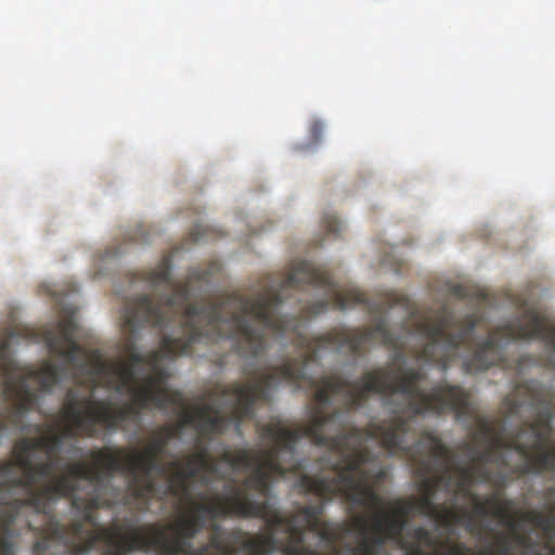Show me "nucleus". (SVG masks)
Listing matches in <instances>:
<instances>
[{"mask_svg": "<svg viewBox=\"0 0 555 555\" xmlns=\"http://www.w3.org/2000/svg\"><path fill=\"white\" fill-rule=\"evenodd\" d=\"M325 276L307 260L294 262L285 276L266 275L254 296L233 292L206 304H190L195 282H209L206 270L193 269L184 282H172L168 256L157 268L143 271L140 280L162 296L141 295L128 301L121 314L122 330L135 337L141 327L163 332L178 325L180 335L164 334L160 349L142 354L128 343V361H107L98 349L78 341L75 310L46 327L42 339L60 362L46 361L38 370L24 369L13 360L11 339L15 328L0 333V384L12 405L11 427L24 429V415L36 408L39 395L52 390L61 379H85L91 391L69 389L60 414L41 434L30 437L56 476L46 487V496L72 495V507L85 516L105 539L104 555L155 552L180 555L208 520L228 517L241 491V480L227 474L234 468L210 454L203 443L255 416L260 402L282 384L294 385L297 357L280 366L245 369L244 383L236 382L208 391L203 404L186 406L183 393L168 386L165 358L192 356L195 344L230 339L236 353L258 359L272 340L282 346L302 330L301 318L280 314L288 292Z\"/></svg>", "mask_w": 555, "mask_h": 555, "instance_id": "f257e3e1", "label": "nucleus"}, {"mask_svg": "<svg viewBox=\"0 0 555 555\" xmlns=\"http://www.w3.org/2000/svg\"><path fill=\"white\" fill-rule=\"evenodd\" d=\"M514 538L516 539V543H518V544L529 545V543H530V539L526 535L516 533V534H514Z\"/></svg>", "mask_w": 555, "mask_h": 555, "instance_id": "6ab92c4d", "label": "nucleus"}, {"mask_svg": "<svg viewBox=\"0 0 555 555\" xmlns=\"http://www.w3.org/2000/svg\"><path fill=\"white\" fill-rule=\"evenodd\" d=\"M13 429L11 413L0 420V433ZM41 451L30 437L13 446V459L0 462V555H83L89 535L98 528H86L85 516L67 527L53 514V503L73 495L46 498L42 491L54 481L52 460H38Z\"/></svg>", "mask_w": 555, "mask_h": 555, "instance_id": "20e7f679", "label": "nucleus"}, {"mask_svg": "<svg viewBox=\"0 0 555 555\" xmlns=\"http://www.w3.org/2000/svg\"><path fill=\"white\" fill-rule=\"evenodd\" d=\"M354 514L352 516L351 526L362 539V542H367L371 545L373 555L377 553L380 547L385 546L390 538L388 537L385 528H377V522L380 521L376 513Z\"/></svg>", "mask_w": 555, "mask_h": 555, "instance_id": "1a4fd4ad", "label": "nucleus"}, {"mask_svg": "<svg viewBox=\"0 0 555 555\" xmlns=\"http://www.w3.org/2000/svg\"><path fill=\"white\" fill-rule=\"evenodd\" d=\"M552 514H546L547 515V518L550 520V524L546 528V532H553L555 534V513L552 508Z\"/></svg>", "mask_w": 555, "mask_h": 555, "instance_id": "a211bd4d", "label": "nucleus"}, {"mask_svg": "<svg viewBox=\"0 0 555 555\" xmlns=\"http://www.w3.org/2000/svg\"><path fill=\"white\" fill-rule=\"evenodd\" d=\"M324 130L323 122L315 119L310 126V135L314 142H320Z\"/></svg>", "mask_w": 555, "mask_h": 555, "instance_id": "dca6fc26", "label": "nucleus"}, {"mask_svg": "<svg viewBox=\"0 0 555 555\" xmlns=\"http://www.w3.org/2000/svg\"><path fill=\"white\" fill-rule=\"evenodd\" d=\"M322 222L328 233L338 234L341 231L343 224L335 216L325 215Z\"/></svg>", "mask_w": 555, "mask_h": 555, "instance_id": "f8f14e48", "label": "nucleus"}, {"mask_svg": "<svg viewBox=\"0 0 555 555\" xmlns=\"http://www.w3.org/2000/svg\"><path fill=\"white\" fill-rule=\"evenodd\" d=\"M353 555H374V552L371 551V545L369 542H363L361 538L358 546L354 548Z\"/></svg>", "mask_w": 555, "mask_h": 555, "instance_id": "f3484780", "label": "nucleus"}, {"mask_svg": "<svg viewBox=\"0 0 555 555\" xmlns=\"http://www.w3.org/2000/svg\"><path fill=\"white\" fill-rule=\"evenodd\" d=\"M424 378L423 371L411 373L399 384L386 378L379 385L371 384L369 388L396 390L404 399L400 408L404 412L436 415L451 412L457 420L476 422L473 442L463 441L459 446L467 463H461L443 442H434L435 457L423 464L425 487L429 492L423 500L425 512L436 513L431 494L438 486H443L473 503L470 513L474 518L493 516L516 531L517 520L513 513L516 502L502 498L500 489L517 477L555 469V451L545 448L547 416L543 418L541 427L527 426V421H524L516 433L507 434L503 421L479 413L470 393L461 386L443 383L426 392L421 387Z\"/></svg>", "mask_w": 555, "mask_h": 555, "instance_id": "7ed1b4c3", "label": "nucleus"}, {"mask_svg": "<svg viewBox=\"0 0 555 555\" xmlns=\"http://www.w3.org/2000/svg\"><path fill=\"white\" fill-rule=\"evenodd\" d=\"M208 228L203 224H196L191 231L190 236L193 242H201L207 237Z\"/></svg>", "mask_w": 555, "mask_h": 555, "instance_id": "2eb2a0df", "label": "nucleus"}, {"mask_svg": "<svg viewBox=\"0 0 555 555\" xmlns=\"http://www.w3.org/2000/svg\"><path fill=\"white\" fill-rule=\"evenodd\" d=\"M410 426L405 421L399 420L393 422L391 426L387 428L376 427L375 434L383 436V442L392 454H398L408 457L410 466L420 480V488L422 496L418 500L420 513L429 517L435 518L437 521L446 526H452L457 524H465V528L472 534H481V525L474 518L467 506L460 508L446 507L436 503V496L438 492H444L450 495L453 504L457 499H462L461 494H454L448 491L443 486H438L436 491L431 494V501L436 506L435 514H428L424 509V500L428 495L427 488L425 487V476L423 475V466L427 460L435 457L434 442H442L441 438L435 435L428 429H425L417 437V441L413 447H409L405 439L409 433Z\"/></svg>", "mask_w": 555, "mask_h": 555, "instance_id": "423d86ee", "label": "nucleus"}, {"mask_svg": "<svg viewBox=\"0 0 555 555\" xmlns=\"http://www.w3.org/2000/svg\"><path fill=\"white\" fill-rule=\"evenodd\" d=\"M524 517L528 522L533 524L537 528H540L541 530H543L545 532L547 531V527L550 524L547 514H544L541 512H534V509H532L531 512H527L524 515Z\"/></svg>", "mask_w": 555, "mask_h": 555, "instance_id": "9b49d317", "label": "nucleus"}, {"mask_svg": "<svg viewBox=\"0 0 555 555\" xmlns=\"http://www.w3.org/2000/svg\"><path fill=\"white\" fill-rule=\"evenodd\" d=\"M99 542H103V543H105V550H104V551H103V553H102V555H104V553H105V552H106V550L109 547V545H108V543L106 542V540H105V539H103V538L98 539V540H96V542H95V545H96V543H99ZM128 553H129V552H128ZM128 553H126L125 555H127Z\"/></svg>", "mask_w": 555, "mask_h": 555, "instance_id": "aec40b11", "label": "nucleus"}, {"mask_svg": "<svg viewBox=\"0 0 555 555\" xmlns=\"http://www.w3.org/2000/svg\"><path fill=\"white\" fill-rule=\"evenodd\" d=\"M552 552L555 553V546L553 547Z\"/></svg>", "mask_w": 555, "mask_h": 555, "instance_id": "412c9836", "label": "nucleus"}, {"mask_svg": "<svg viewBox=\"0 0 555 555\" xmlns=\"http://www.w3.org/2000/svg\"><path fill=\"white\" fill-rule=\"evenodd\" d=\"M496 541L499 544L498 555H511V538L506 534L500 533L496 535ZM488 555L493 554L489 551Z\"/></svg>", "mask_w": 555, "mask_h": 555, "instance_id": "ddd939ff", "label": "nucleus"}, {"mask_svg": "<svg viewBox=\"0 0 555 555\" xmlns=\"http://www.w3.org/2000/svg\"><path fill=\"white\" fill-rule=\"evenodd\" d=\"M307 425L287 428L281 421H272L258 426V433L271 442L270 448L242 450L238 454H224L225 463L234 467H248L249 474L241 480V491L234 501L231 515L238 517H260L266 522L264 533L242 543L250 555H269L280 551L285 555H322L305 544L307 530L320 535L326 542H334L336 534L321 518L323 505H306L289 516L283 515L271 503L270 486L276 478L293 473L300 478L306 476L304 463L297 457L296 443L307 437ZM305 493H307L305 491Z\"/></svg>", "mask_w": 555, "mask_h": 555, "instance_id": "39448f33", "label": "nucleus"}, {"mask_svg": "<svg viewBox=\"0 0 555 555\" xmlns=\"http://www.w3.org/2000/svg\"><path fill=\"white\" fill-rule=\"evenodd\" d=\"M469 548L465 543L449 544L446 553L438 552L436 555H468Z\"/></svg>", "mask_w": 555, "mask_h": 555, "instance_id": "4468645a", "label": "nucleus"}, {"mask_svg": "<svg viewBox=\"0 0 555 555\" xmlns=\"http://www.w3.org/2000/svg\"><path fill=\"white\" fill-rule=\"evenodd\" d=\"M450 293L453 297H456L460 299L468 298V297H476L481 300L487 299V293L485 291L472 289V288L467 287V285H464V284H454L451 287Z\"/></svg>", "mask_w": 555, "mask_h": 555, "instance_id": "9d476101", "label": "nucleus"}, {"mask_svg": "<svg viewBox=\"0 0 555 555\" xmlns=\"http://www.w3.org/2000/svg\"><path fill=\"white\" fill-rule=\"evenodd\" d=\"M503 406L507 417L521 416L524 412H529L533 420L527 421V426L541 427L543 417L546 416L548 434L545 448L555 451V392L543 389L535 382L518 384L504 399ZM547 472H555V468ZM553 511L555 513V503Z\"/></svg>", "mask_w": 555, "mask_h": 555, "instance_id": "0eeeda50", "label": "nucleus"}, {"mask_svg": "<svg viewBox=\"0 0 555 555\" xmlns=\"http://www.w3.org/2000/svg\"><path fill=\"white\" fill-rule=\"evenodd\" d=\"M206 528L210 529L208 542L201 546H194L189 542V550L180 555H251L244 550L242 543L248 539H257L242 530H225L216 520H208Z\"/></svg>", "mask_w": 555, "mask_h": 555, "instance_id": "6e6552de", "label": "nucleus"}, {"mask_svg": "<svg viewBox=\"0 0 555 555\" xmlns=\"http://www.w3.org/2000/svg\"><path fill=\"white\" fill-rule=\"evenodd\" d=\"M325 276L311 281L315 288H324L327 298L304 308L302 330L296 328L294 339L298 346L293 386L313 390L312 409L306 425V435L318 446L328 449L327 475L302 476L300 488L318 495L321 501L339 499L351 508H366L376 513L377 528H385L388 537L409 555H426V547L439 545L429 529L416 527L403 533L408 517L418 508V501L398 500L390 509L377 491L386 470L378 455L369 449V442L390 450L376 427L387 428L402 420L410 426L404 436L409 446L417 442L412 414L401 411L404 399L396 390H373L390 379L400 384L411 373L423 369H405L406 344L414 335L421 336V348H411L416 361L436 363L447 370L456 359H463L467 373L481 372L504 361V346L511 341L538 339L555 352V324L535 307H527L516 319L489 332L485 341L474 349V332L479 319L475 313L455 318L447 305L424 314L411 327L417 310L410 297L399 292H387L369 299L362 291L343 288L333 281L326 269H315ZM405 459L411 465L408 457Z\"/></svg>", "mask_w": 555, "mask_h": 555, "instance_id": "f03ea898", "label": "nucleus"}]
</instances>
